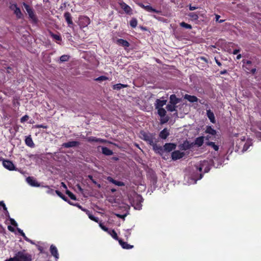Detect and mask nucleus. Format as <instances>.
<instances>
[{"label": "nucleus", "instance_id": "obj_1", "mask_svg": "<svg viewBox=\"0 0 261 261\" xmlns=\"http://www.w3.org/2000/svg\"><path fill=\"white\" fill-rule=\"evenodd\" d=\"M211 164V162L207 160H203L198 163L195 165V168L196 171L200 172L199 176L197 177V175H194L191 177L190 181L188 183L189 184H194L196 183L197 180L201 179L203 176L202 173H207L210 171Z\"/></svg>", "mask_w": 261, "mask_h": 261}, {"label": "nucleus", "instance_id": "obj_2", "mask_svg": "<svg viewBox=\"0 0 261 261\" xmlns=\"http://www.w3.org/2000/svg\"><path fill=\"white\" fill-rule=\"evenodd\" d=\"M167 103V100L163 99H157L154 103L155 109L158 110V114L161 117V123H166L168 121V118L165 117L166 111L163 108Z\"/></svg>", "mask_w": 261, "mask_h": 261}, {"label": "nucleus", "instance_id": "obj_3", "mask_svg": "<svg viewBox=\"0 0 261 261\" xmlns=\"http://www.w3.org/2000/svg\"><path fill=\"white\" fill-rule=\"evenodd\" d=\"M31 256L28 253L20 251L15 254L13 257H11L5 261H31Z\"/></svg>", "mask_w": 261, "mask_h": 261}, {"label": "nucleus", "instance_id": "obj_4", "mask_svg": "<svg viewBox=\"0 0 261 261\" xmlns=\"http://www.w3.org/2000/svg\"><path fill=\"white\" fill-rule=\"evenodd\" d=\"M141 138L147 142L150 145L154 147L155 145V140L154 136L152 134L146 133L145 132L141 133Z\"/></svg>", "mask_w": 261, "mask_h": 261}, {"label": "nucleus", "instance_id": "obj_5", "mask_svg": "<svg viewBox=\"0 0 261 261\" xmlns=\"http://www.w3.org/2000/svg\"><path fill=\"white\" fill-rule=\"evenodd\" d=\"M243 68L247 73L254 74L256 72V68H251L252 62L249 60H243Z\"/></svg>", "mask_w": 261, "mask_h": 261}, {"label": "nucleus", "instance_id": "obj_6", "mask_svg": "<svg viewBox=\"0 0 261 261\" xmlns=\"http://www.w3.org/2000/svg\"><path fill=\"white\" fill-rule=\"evenodd\" d=\"M23 6H24L25 9L26 10L30 19L34 22H36L37 21V18L34 14L33 9L31 8L28 4H27L25 3H23Z\"/></svg>", "mask_w": 261, "mask_h": 261}, {"label": "nucleus", "instance_id": "obj_7", "mask_svg": "<svg viewBox=\"0 0 261 261\" xmlns=\"http://www.w3.org/2000/svg\"><path fill=\"white\" fill-rule=\"evenodd\" d=\"M143 198L140 195H137L135 200L134 201V207L136 210H140L141 209V202L143 201Z\"/></svg>", "mask_w": 261, "mask_h": 261}, {"label": "nucleus", "instance_id": "obj_8", "mask_svg": "<svg viewBox=\"0 0 261 261\" xmlns=\"http://www.w3.org/2000/svg\"><path fill=\"white\" fill-rule=\"evenodd\" d=\"M3 165L4 167L9 170H15V167L14 164L9 160H3Z\"/></svg>", "mask_w": 261, "mask_h": 261}, {"label": "nucleus", "instance_id": "obj_9", "mask_svg": "<svg viewBox=\"0 0 261 261\" xmlns=\"http://www.w3.org/2000/svg\"><path fill=\"white\" fill-rule=\"evenodd\" d=\"M184 155L185 153L184 152L176 150L172 153V158L173 160H177L182 158Z\"/></svg>", "mask_w": 261, "mask_h": 261}, {"label": "nucleus", "instance_id": "obj_10", "mask_svg": "<svg viewBox=\"0 0 261 261\" xmlns=\"http://www.w3.org/2000/svg\"><path fill=\"white\" fill-rule=\"evenodd\" d=\"M121 8L125 11V12L128 14H132V10L131 8L124 2H120L119 3Z\"/></svg>", "mask_w": 261, "mask_h": 261}, {"label": "nucleus", "instance_id": "obj_11", "mask_svg": "<svg viewBox=\"0 0 261 261\" xmlns=\"http://www.w3.org/2000/svg\"><path fill=\"white\" fill-rule=\"evenodd\" d=\"M139 5L145 9L146 11L149 12H154V13H159L160 11L158 10H156V9L153 8L152 7H151L150 5H146L145 6L143 4H139Z\"/></svg>", "mask_w": 261, "mask_h": 261}, {"label": "nucleus", "instance_id": "obj_12", "mask_svg": "<svg viewBox=\"0 0 261 261\" xmlns=\"http://www.w3.org/2000/svg\"><path fill=\"white\" fill-rule=\"evenodd\" d=\"M50 252L53 256H54L55 258L57 260L59 256V253L58 251L57 248V247L54 245H51L50 247Z\"/></svg>", "mask_w": 261, "mask_h": 261}, {"label": "nucleus", "instance_id": "obj_13", "mask_svg": "<svg viewBox=\"0 0 261 261\" xmlns=\"http://www.w3.org/2000/svg\"><path fill=\"white\" fill-rule=\"evenodd\" d=\"M80 145V142L78 141H69L65 143H63L62 146L65 148H70L75 147Z\"/></svg>", "mask_w": 261, "mask_h": 261}, {"label": "nucleus", "instance_id": "obj_14", "mask_svg": "<svg viewBox=\"0 0 261 261\" xmlns=\"http://www.w3.org/2000/svg\"><path fill=\"white\" fill-rule=\"evenodd\" d=\"M27 182L31 186L33 187H39L40 185L38 183L37 181L32 177H29L27 178Z\"/></svg>", "mask_w": 261, "mask_h": 261}, {"label": "nucleus", "instance_id": "obj_15", "mask_svg": "<svg viewBox=\"0 0 261 261\" xmlns=\"http://www.w3.org/2000/svg\"><path fill=\"white\" fill-rule=\"evenodd\" d=\"M116 43L124 47H127L129 46V43L126 40L122 39H118L116 41Z\"/></svg>", "mask_w": 261, "mask_h": 261}, {"label": "nucleus", "instance_id": "obj_16", "mask_svg": "<svg viewBox=\"0 0 261 261\" xmlns=\"http://www.w3.org/2000/svg\"><path fill=\"white\" fill-rule=\"evenodd\" d=\"M180 101V99L176 97L175 95L172 94L170 96L169 103L176 105Z\"/></svg>", "mask_w": 261, "mask_h": 261}, {"label": "nucleus", "instance_id": "obj_17", "mask_svg": "<svg viewBox=\"0 0 261 261\" xmlns=\"http://www.w3.org/2000/svg\"><path fill=\"white\" fill-rule=\"evenodd\" d=\"M64 17L65 18L66 21L68 23L69 27H71V25L73 24L72 17L70 14L69 12H66L64 13Z\"/></svg>", "mask_w": 261, "mask_h": 261}, {"label": "nucleus", "instance_id": "obj_18", "mask_svg": "<svg viewBox=\"0 0 261 261\" xmlns=\"http://www.w3.org/2000/svg\"><path fill=\"white\" fill-rule=\"evenodd\" d=\"M207 116L211 121V122L213 123H215V117L214 114L213 112H212L210 110H208L206 111Z\"/></svg>", "mask_w": 261, "mask_h": 261}, {"label": "nucleus", "instance_id": "obj_19", "mask_svg": "<svg viewBox=\"0 0 261 261\" xmlns=\"http://www.w3.org/2000/svg\"><path fill=\"white\" fill-rule=\"evenodd\" d=\"M176 145L173 143H166L164 145V149L167 151H171L175 148Z\"/></svg>", "mask_w": 261, "mask_h": 261}, {"label": "nucleus", "instance_id": "obj_20", "mask_svg": "<svg viewBox=\"0 0 261 261\" xmlns=\"http://www.w3.org/2000/svg\"><path fill=\"white\" fill-rule=\"evenodd\" d=\"M118 242L123 249H130L133 248V245L128 244L126 242H123L121 240H119Z\"/></svg>", "mask_w": 261, "mask_h": 261}, {"label": "nucleus", "instance_id": "obj_21", "mask_svg": "<svg viewBox=\"0 0 261 261\" xmlns=\"http://www.w3.org/2000/svg\"><path fill=\"white\" fill-rule=\"evenodd\" d=\"M184 98L191 102H197L198 101V98L197 97L188 94H186L184 96Z\"/></svg>", "mask_w": 261, "mask_h": 261}, {"label": "nucleus", "instance_id": "obj_22", "mask_svg": "<svg viewBox=\"0 0 261 261\" xmlns=\"http://www.w3.org/2000/svg\"><path fill=\"white\" fill-rule=\"evenodd\" d=\"M25 143L27 145L31 147H34L35 144L31 136L27 137L25 139Z\"/></svg>", "mask_w": 261, "mask_h": 261}, {"label": "nucleus", "instance_id": "obj_23", "mask_svg": "<svg viewBox=\"0 0 261 261\" xmlns=\"http://www.w3.org/2000/svg\"><path fill=\"white\" fill-rule=\"evenodd\" d=\"M169 133L167 128H164L160 133V137L163 139H165L169 136Z\"/></svg>", "mask_w": 261, "mask_h": 261}, {"label": "nucleus", "instance_id": "obj_24", "mask_svg": "<svg viewBox=\"0 0 261 261\" xmlns=\"http://www.w3.org/2000/svg\"><path fill=\"white\" fill-rule=\"evenodd\" d=\"M204 142V137H199L197 138L195 140V145L198 146H201L202 145Z\"/></svg>", "mask_w": 261, "mask_h": 261}, {"label": "nucleus", "instance_id": "obj_25", "mask_svg": "<svg viewBox=\"0 0 261 261\" xmlns=\"http://www.w3.org/2000/svg\"><path fill=\"white\" fill-rule=\"evenodd\" d=\"M252 144V140L250 139L247 140L245 144L244 145L242 151L244 152L247 150L249 146H251Z\"/></svg>", "mask_w": 261, "mask_h": 261}, {"label": "nucleus", "instance_id": "obj_26", "mask_svg": "<svg viewBox=\"0 0 261 261\" xmlns=\"http://www.w3.org/2000/svg\"><path fill=\"white\" fill-rule=\"evenodd\" d=\"M102 152L105 155H111L113 154V151L107 147H103L102 148Z\"/></svg>", "mask_w": 261, "mask_h": 261}, {"label": "nucleus", "instance_id": "obj_27", "mask_svg": "<svg viewBox=\"0 0 261 261\" xmlns=\"http://www.w3.org/2000/svg\"><path fill=\"white\" fill-rule=\"evenodd\" d=\"M206 145L207 146H211L212 148H213L215 151H218L219 147L218 145H216L213 142H207L206 143Z\"/></svg>", "mask_w": 261, "mask_h": 261}, {"label": "nucleus", "instance_id": "obj_28", "mask_svg": "<svg viewBox=\"0 0 261 261\" xmlns=\"http://www.w3.org/2000/svg\"><path fill=\"white\" fill-rule=\"evenodd\" d=\"M176 106L174 104L169 103L166 106V109L168 111L173 112L176 111Z\"/></svg>", "mask_w": 261, "mask_h": 261}, {"label": "nucleus", "instance_id": "obj_29", "mask_svg": "<svg viewBox=\"0 0 261 261\" xmlns=\"http://www.w3.org/2000/svg\"><path fill=\"white\" fill-rule=\"evenodd\" d=\"M127 85L122 84H117L113 86V88L115 90H120L121 88L127 87Z\"/></svg>", "mask_w": 261, "mask_h": 261}, {"label": "nucleus", "instance_id": "obj_30", "mask_svg": "<svg viewBox=\"0 0 261 261\" xmlns=\"http://www.w3.org/2000/svg\"><path fill=\"white\" fill-rule=\"evenodd\" d=\"M108 233L112 236V237L119 241L120 239H119L118 237H117V233L114 230H110L109 231H108Z\"/></svg>", "mask_w": 261, "mask_h": 261}, {"label": "nucleus", "instance_id": "obj_31", "mask_svg": "<svg viewBox=\"0 0 261 261\" xmlns=\"http://www.w3.org/2000/svg\"><path fill=\"white\" fill-rule=\"evenodd\" d=\"M205 132L212 135H215L216 134V130L213 129L211 126H207Z\"/></svg>", "mask_w": 261, "mask_h": 261}, {"label": "nucleus", "instance_id": "obj_32", "mask_svg": "<svg viewBox=\"0 0 261 261\" xmlns=\"http://www.w3.org/2000/svg\"><path fill=\"white\" fill-rule=\"evenodd\" d=\"M14 13L18 18H21L22 14L20 11V9L18 7L14 10Z\"/></svg>", "mask_w": 261, "mask_h": 261}, {"label": "nucleus", "instance_id": "obj_33", "mask_svg": "<svg viewBox=\"0 0 261 261\" xmlns=\"http://www.w3.org/2000/svg\"><path fill=\"white\" fill-rule=\"evenodd\" d=\"M89 219H90L91 220H93L96 222H98V218L97 217H94L93 215H92L89 211H87V213H86Z\"/></svg>", "mask_w": 261, "mask_h": 261}, {"label": "nucleus", "instance_id": "obj_34", "mask_svg": "<svg viewBox=\"0 0 261 261\" xmlns=\"http://www.w3.org/2000/svg\"><path fill=\"white\" fill-rule=\"evenodd\" d=\"M69 59V56L66 55H62L60 57V61L61 62L67 61Z\"/></svg>", "mask_w": 261, "mask_h": 261}, {"label": "nucleus", "instance_id": "obj_35", "mask_svg": "<svg viewBox=\"0 0 261 261\" xmlns=\"http://www.w3.org/2000/svg\"><path fill=\"white\" fill-rule=\"evenodd\" d=\"M66 193L71 199L74 200H75L76 199L75 196L69 190H67L66 191Z\"/></svg>", "mask_w": 261, "mask_h": 261}, {"label": "nucleus", "instance_id": "obj_36", "mask_svg": "<svg viewBox=\"0 0 261 261\" xmlns=\"http://www.w3.org/2000/svg\"><path fill=\"white\" fill-rule=\"evenodd\" d=\"M130 25L133 28H135L137 25V20L136 18H132L130 21Z\"/></svg>", "mask_w": 261, "mask_h": 261}, {"label": "nucleus", "instance_id": "obj_37", "mask_svg": "<svg viewBox=\"0 0 261 261\" xmlns=\"http://www.w3.org/2000/svg\"><path fill=\"white\" fill-rule=\"evenodd\" d=\"M180 25L183 28H185L188 29H191L192 28V26L190 24L186 23L184 22H182L180 23Z\"/></svg>", "mask_w": 261, "mask_h": 261}, {"label": "nucleus", "instance_id": "obj_38", "mask_svg": "<svg viewBox=\"0 0 261 261\" xmlns=\"http://www.w3.org/2000/svg\"><path fill=\"white\" fill-rule=\"evenodd\" d=\"M55 192L62 199H63L64 200H65L66 201H67V198L65 196H64L60 192H59V191L56 190V191H55Z\"/></svg>", "mask_w": 261, "mask_h": 261}, {"label": "nucleus", "instance_id": "obj_39", "mask_svg": "<svg viewBox=\"0 0 261 261\" xmlns=\"http://www.w3.org/2000/svg\"><path fill=\"white\" fill-rule=\"evenodd\" d=\"M44 187L47 189V190L46 191V193L47 194L54 195L55 191L53 189L50 188L48 186H44Z\"/></svg>", "mask_w": 261, "mask_h": 261}, {"label": "nucleus", "instance_id": "obj_40", "mask_svg": "<svg viewBox=\"0 0 261 261\" xmlns=\"http://www.w3.org/2000/svg\"><path fill=\"white\" fill-rule=\"evenodd\" d=\"M188 16L194 20H197L198 18V15L195 13H190Z\"/></svg>", "mask_w": 261, "mask_h": 261}, {"label": "nucleus", "instance_id": "obj_41", "mask_svg": "<svg viewBox=\"0 0 261 261\" xmlns=\"http://www.w3.org/2000/svg\"><path fill=\"white\" fill-rule=\"evenodd\" d=\"M87 140L88 142H97V138L94 137H90L87 138Z\"/></svg>", "mask_w": 261, "mask_h": 261}, {"label": "nucleus", "instance_id": "obj_42", "mask_svg": "<svg viewBox=\"0 0 261 261\" xmlns=\"http://www.w3.org/2000/svg\"><path fill=\"white\" fill-rule=\"evenodd\" d=\"M51 36L54 39H55L57 41H61V37H60V36H59L58 35L51 34Z\"/></svg>", "mask_w": 261, "mask_h": 261}, {"label": "nucleus", "instance_id": "obj_43", "mask_svg": "<svg viewBox=\"0 0 261 261\" xmlns=\"http://www.w3.org/2000/svg\"><path fill=\"white\" fill-rule=\"evenodd\" d=\"M99 227L103 230H104L105 231H106L108 233V231H110V230L108 229V228L107 227H106V226H105L101 222H99Z\"/></svg>", "mask_w": 261, "mask_h": 261}, {"label": "nucleus", "instance_id": "obj_44", "mask_svg": "<svg viewBox=\"0 0 261 261\" xmlns=\"http://www.w3.org/2000/svg\"><path fill=\"white\" fill-rule=\"evenodd\" d=\"M108 80V77L105 76H100L95 79L96 81H103Z\"/></svg>", "mask_w": 261, "mask_h": 261}, {"label": "nucleus", "instance_id": "obj_45", "mask_svg": "<svg viewBox=\"0 0 261 261\" xmlns=\"http://www.w3.org/2000/svg\"><path fill=\"white\" fill-rule=\"evenodd\" d=\"M29 117L28 115H25L20 119V122L21 123H24L29 119Z\"/></svg>", "mask_w": 261, "mask_h": 261}, {"label": "nucleus", "instance_id": "obj_46", "mask_svg": "<svg viewBox=\"0 0 261 261\" xmlns=\"http://www.w3.org/2000/svg\"><path fill=\"white\" fill-rule=\"evenodd\" d=\"M88 177L91 179V180L94 183V184L96 185L98 188L100 187V185L99 184H97V182L93 178L92 176L89 175Z\"/></svg>", "mask_w": 261, "mask_h": 261}, {"label": "nucleus", "instance_id": "obj_47", "mask_svg": "<svg viewBox=\"0 0 261 261\" xmlns=\"http://www.w3.org/2000/svg\"><path fill=\"white\" fill-rule=\"evenodd\" d=\"M0 205L2 206L3 207L4 210L7 213L9 214L8 212L7 211V207L6 206V205L5 204V203H4L3 201H2L0 202Z\"/></svg>", "mask_w": 261, "mask_h": 261}, {"label": "nucleus", "instance_id": "obj_48", "mask_svg": "<svg viewBox=\"0 0 261 261\" xmlns=\"http://www.w3.org/2000/svg\"><path fill=\"white\" fill-rule=\"evenodd\" d=\"M114 184L118 186H123L124 185V183L122 181L115 180Z\"/></svg>", "mask_w": 261, "mask_h": 261}, {"label": "nucleus", "instance_id": "obj_49", "mask_svg": "<svg viewBox=\"0 0 261 261\" xmlns=\"http://www.w3.org/2000/svg\"><path fill=\"white\" fill-rule=\"evenodd\" d=\"M10 222H11V224L14 226H17V222L14 220V219H12V218H10Z\"/></svg>", "mask_w": 261, "mask_h": 261}, {"label": "nucleus", "instance_id": "obj_50", "mask_svg": "<svg viewBox=\"0 0 261 261\" xmlns=\"http://www.w3.org/2000/svg\"><path fill=\"white\" fill-rule=\"evenodd\" d=\"M220 16L219 15H216V21L219 22V23H222L224 22V20L221 19L220 20Z\"/></svg>", "mask_w": 261, "mask_h": 261}, {"label": "nucleus", "instance_id": "obj_51", "mask_svg": "<svg viewBox=\"0 0 261 261\" xmlns=\"http://www.w3.org/2000/svg\"><path fill=\"white\" fill-rule=\"evenodd\" d=\"M255 136L257 138H258L259 140H261V132H256Z\"/></svg>", "mask_w": 261, "mask_h": 261}, {"label": "nucleus", "instance_id": "obj_52", "mask_svg": "<svg viewBox=\"0 0 261 261\" xmlns=\"http://www.w3.org/2000/svg\"><path fill=\"white\" fill-rule=\"evenodd\" d=\"M83 19H84V20L86 22L85 25H87L89 23L90 20H89V19L88 17H85L83 18Z\"/></svg>", "mask_w": 261, "mask_h": 261}, {"label": "nucleus", "instance_id": "obj_53", "mask_svg": "<svg viewBox=\"0 0 261 261\" xmlns=\"http://www.w3.org/2000/svg\"><path fill=\"white\" fill-rule=\"evenodd\" d=\"M17 6L16 4H12L10 6V9L14 11L16 8H17Z\"/></svg>", "mask_w": 261, "mask_h": 261}, {"label": "nucleus", "instance_id": "obj_54", "mask_svg": "<svg viewBox=\"0 0 261 261\" xmlns=\"http://www.w3.org/2000/svg\"><path fill=\"white\" fill-rule=\"evenodd\" d=\"M36 127L38 128H46L47 126L44 125L43 124H39V125H36Z\"/></svg>", "mask_w": 261, "mask_h": 261}, {"label": "nucleus", "instance_id": "obj_55", "mask_svg": "<svg viewBox=\"0 0 261 261\" xmlns=\"http://www.w3.org/2000/svg\"><path fill=\"white\" fill-rule=\"evenodd\" d=\"M106 142V141L104 139L97 138V142L98 143H105Z\"/></svg>", "mask_w": 261, "mask_h": 261}, {"label": "nucleus", "instance_id": "obj_56", "mask_svg": "<svg viewBox=\"0 0 261 261\" xmlns=\"http://www.w3.org/2000/svg\"><path fill=\"white\" fill-rule=\"evenodd\" d=\"M21 235L23 237V238H24V239L25 241H30V239L26 237V236L25 235V234L23 232L21 233Z\"/></svg>", "mask_w": 261, "mask_h": 261}, {"label": "nucleus", "instance_id": "obj_57", "mask_svg": "<svg viewBox=\"0 0 261 261\" xmlns=\"http://www.w3.org/2000/svg\"><path fill=\"white\" fill-rule=\"evenodd\" d=\"M107 179L111 182L114 183L115 180L113 179L111 177H108Z\"/></svg>", "mask_w": 261, "mask_h": 261}, {"label": "nucleus", "instance_id": "obj_58", "mask_svg": "<svg viewBox=\"0 0 261 261\" xmlns=\"http://www.w3.org/2000/svg\"><path fill=\"white\" fill-rule=\"evenodd\" d=\"M126 233L125 234V237H126L127 238H128L130 234V230L127 229L126 230Z\"/></svg>", "mask_w": 261, "mask_h": 261}, {"label": "nucleus", "instance_id": "obj_59", "mask_svg": "<svg viewBox=\"0 0 261 261\" xmlns=\"http://www.w3.org/2000/svg\"><path fill=\"white\" fill-rule=\"evenodd\" d=\"M196 9H197V7H194V6H190L189 7V9L191 10V11H193V10H196Z\"/></svg>", "mask_w": 261, "mask_h": 261}, {"label": "nucleus", "instance_id": "obj_60", "mask_svg": "<svg viewBox=\"0 0 261 261\" xmlns=\"http://www.w3.org/2000/svg\"><path fill=\"white\" fill-rule=\"evenodd\" d=\"M76 188L77 189H78V190L80 192H83V189L82 188H81V187L79 185H76Z\"/></svg>", "mask_w": 261, "mask_h": 261}, {"label": "nucleus", "instance_id": "obj_61", "mask_svg": "<svg viewBox=\"0 0 261 261\" xmlns=\"http://www.w3.org/2000/svg\"><path fill=\"white\" fill-rule=\"evenodd\" d=\"M76 205L79 208H80V209H81V210H83V211H85V212H86L87 213V210H86L85 209L83 208H82V207L81 205H80L79 204H76Z\"/></svg>", "mask_w": 261, "mask_h": 261}, {"label": "nucleus", "instance_id": "obj_62", "mask_svg": "<svg viewBox=\"0 0 261 261\" xmlns=\"http://www.w3.org/2000/svg\"><path fill=\"white\" fill-rule=\"evenodd\" d=\"M61 185L65 189H66V191L67 190V187L66 186V185L65 184V183L64 182H61Z\"/></svg>", "mask_w": 261, "mask_h": 261}, {"label": "nucleus", "instance_id": "obj_63", "mask_svg": "<svg viewBox=\"0 0 261 261\" xmlns=\"http://www.w3.org/2000/svg\"><path fill=\"white\" fill-rule=\"evenodd\" d=\"M116 216L119 218H123V219H124V218L125 217V215H121L119 214H116Z\"/></svg>", "mask_w": 261, "mask_h": 261}, {"label": "nucleus", "instance_id": "obj_64", "mask_svg": "<svg viewBox=\"0 0 261 261\" xmlns=\"http://www.w3.org/2000/svg\"><path fill=\"white\" fill-rule=\"evenodd\" d=\"M240 51V50L239 49H234L233 51V54L234 55H237L239 52Z\"/></svg>", "mask_w": 261, "mask_h": 261}]
</instances>
